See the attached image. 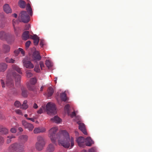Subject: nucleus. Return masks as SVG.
<instances>
[{
	"instance_id": "obj_1",
	"label": "nucleus",
	"mask_w": 152,
	"mask_h": 152,
	"mask_svg": "<svg viewBox=\"0 0 152 152\" xmlns=\"http://www.w3.org/2000/svg\"><path fill=\"white\" fill-rule=\"evenodd\" d=\"M57 127H53L49 131V135L52 142L55 143L57 139L58 144L62 146L65 148H68L70 146V142L71 147H72L74 145V138L72 137L70 138L69 134L65 130H61L55 135L57 131Z\"/></svg>"
},
{
	"instance_id": "obj_2",
	"label": "nucleus",
	"mask_w": 152,
	"mask_h": 152,
	"mask_svg": "<svg viewBox=\"0 0 152 152\" xmlns=\"http://www.w3.org/2000/svg\"><path fill=\"white\" fill-rule=\"evenodd\" d=\"M24 146L23 145L17 143H14L11 145L8 148V151L11 152L16 151L19 152L20 150L23 149Z\"/></svg>"
},
{
	"instance_id": "obj_3",
	"label": "nucleus",
	"mask_w": 152,
	"mask_h": 152,
	"mask_svg": "<svg viewBox=\"0 0 152 152\" xmlns=\"http://www.w3.org/2000/svg\"><path fill=\"white\" fill-rule=\"evenodd\" d=\"M37 140L36 143V148L39 151H41L45 144L44 140L42 137L39 136L37 137Z\"/></svg>"
},
{
	"instance_id": "obj_4",
	"label": "nucleus",
	"mask_w": 152,
	"mask_h": 152,
	"mask_svg": "<svg viewBox=\"0 0 152 152\" xmlns=\"http://www.w3.org/2000/svg\"><path fill=\"white\" fill-rule=\"evenodd\" d=\"M46 111L48 114H55L56 113V109L54 104L48 102L46 105Z\"/></svg>"
},
{
	"instance_id": "obj_5",
	"label": "nucleus",
	"mask_w": 152,
	"mask_h": 152,
	"mask_svg": "<svg viewBox=\"0 0 152 152\" xmlns=\"http://www.w3.org/2000/svg\"><path fill=\"white\" fill-rule=\"evenodd\" d=\"M20 18L21 21L24 23H28L30 20V17L25 11H23L20 13Z\"/></svg>"
},
{
	"instance_id": "obj_6",
	"label": "nucleus",
	"mask_w": 152,
	"mask_h": 152,
	"mask_svg": "<svg viewBox=\"0 0 152 152\" xmlns=\"http://www.w3.org/2000/svg\"><path fill=\"white\" fill-rule=\"evenodd\" d=\"M23 66L26 68L31 69L33 68L34 66L31 61H29L27 58H24L22 61Z\"/></svg>"
},
{
	"instance_id": "obj_7",
	"label": "nucleus",
	"mask_w": 152,
	"mask_h": 152,
	"mask_svg": "<svg viewBox=\"0 0 152 152\" xmlns=\"http://www.w3.org/2000/svg\"><path fill=\"white\" fill-rule=\"evenodd\" d=\"M77 118H78V120H79V121H76L77 123L79 125V129L84 134L87 135V133L85 124L81 122V121H80V117L78 116Z\"/></svg>"
},
{
	"instance_id": "obj_8",
	"label": "nucleus",
	"mask_w": 152,
	"mask_h": 152,
	"mask_svg": "<svg viewBox=\"0 0 152 152\" xmlns=\"http://www.w3.org/2000/svg\"><path fill=\"white\" fill-rule=\"evenodd\" d=\"M11 37V35L9 33L3 31H0V39L2 40L7 41Z\"/></svg>"
},
{
	"instance_id": "obj_9",
	"label": "nucleus",
	"mask_w": 152,
	"mask_h": 152,
	"mask_svg": "<svg viewBox=\"0 0 152 152\" xmlns=\"http://www.w3.org/2000/svg\"><path fill=\"white\" fill-rule=\"evenodd\" d=\"M22 124L25 128L27 129L30 131H32L34 127L32 124L27 122L25 120H23Z\"/></svg>"
},
{
	"instance_id": "obj_10",
	"label": "nucleus",
	"mask_w": 152,
	"mask_h": 152,
	"mask_svg": "<svg viewBox=\"0 0 152 152\" xmlns=\"http://www.w3.org/2000/svg\"><path fill=\"white\" fill-rule=\"evenodd\" d=\"M84 138L82 137H79L76 140L78 145L81 147H84L85 146Z\"/></svg>"
},
{
	"instance_id": "obj_11",
	"label": "nucleus",
	"mask_w": 152,
	"mask_h": 152,
	"mask_svg": "<svg viewBox=\"0 0 152 152\" xmlns=\"http://www.w3.org/2000/svg\"><path fill=\"white\" fill-rule=\"evenodd\" d=\"M10 46L8 45L4 44L2 46V52L5 54H7L9 53L10 51Z\"/></svg>"
},
{
	"instance_id": "obj_12",
	"label": "nucleus",
	"mask_w": 152,
	"mask_h": 152,
	"mask_svg": "<svg viewBox=\"0 0 152 152\" xmlns=\"http://www.w3.org/2000/svg\"><path fill=\"white\" fill-rule=\"evenodd\" d=\"M41 57L38 51H35L33 54V59L34 61H39L41 60Z\"/></svg>"
},
{
	"instance_id": "obj_13",
	"label": "nucleus",
	"mask_w": 152,
	"mask_h": 152,
	"mask_svg": "<svg viewBox=\"0 0 152 152\" xmlns=\"http://www.w3.org/2000/svg\"><path fill=\"white\" fill-rule=\"evenodd\" d=\"M3 8L4 12L6 13H11L12 12V10L8 4H5Z\"/></svg>"
},
{
	"instance_id": "obj_14",
	"label": "nucleus",
	"mask_w": 152,
	"mask_h": 152,
	"mask_svg": "<svg viewBox=\"0 0 152 152\" xmlns=\"http://www.w3.org/2000/svg\"><path fill=\"white\" fill-rule=\"evenodd\" d=\"M22 39L23 40H26L30 37V35H29V31H26L24 32L22 35Z\"/></svg>"
},
{
	"instance_id": "obj_15",
	"label": "nucleus",
	"mask_w": 152,
	"mask_h": 152,
	"mask_svg": "<svg viewBox=\"0 0 152 152\" xmlns=\"http://www.w3.org/2000/svg\"><path fill=\"white\" fill-rule=\"evenodd\" d=\"M94 143L90 137H88L86 139L85 144L88 146H91Z\"/></svg>"
},
{
	"instance_id": "obj_16",
	"label": "nucleus",
	"mask_w": 152,
	"mask_h": 152,
	"mask_svg": "<svg viewBox=\"0 0 152 152\" xmlns=\"http://www.w3.org/2000/svg\"><path fill=\"white\" fill-rule=\"evenodd\" d=\"M45 131L46 129L44 128H35L34 130V134H38L44 132Z\"/></svg>"
},
{
	"instance_id": "obj_17",
	"label": "nucleus",
	"mask_w": 152,
	"mask_h": 152,
	"mask_svg": "<svg viewBox=\"0 0 152 152\" xmlns=\"http://www.w3.org/2000/svg\"><path fill=\"white\" fill-rule=\"evenodd\" d=\"M7 68V65L4 63H0V72H3Z\"/></svg>"
},
{
	"instance_id": "obj_18",
	"label": "nucleus",
	"mask_w": 152,
	"mask_h": 152,
	"mask_svg": "<svg viewBox=\"0 0 152 152\" xmlns=\"http://www.w3.org/2000/svg\"><path fill=\"white\" fill-rule=\"evenodd\" d=\"M51 121L53 122H55L57 124L60 123L61 120L58 116H55L53 118H51Z\"/></svg>"
},
{
	"instance_id": "obj_19",
	"label": "nucleus",
	"mask_w": 152,
	"mask_h": 152,
	"mask_svg": "<svg viewBox=\"0 0 152 152\" xmlns=\"http://www.w3.org/2000/svg\"><path fill=\"white\" fill-rule=\"evenodd\" d=\"M19 139L24 142H26L28 140V137L26 135H22L20 136Z\"/></svg>"
},
{
	"instance_id": "obj_20",
	"label": "nucleus",
	"mask_w": 152,
	"mask_h": 152,
	"mask_svg": "<svg viewBox=\"0 0 152 152\" xmlns=\"http://www.w3.org/2000/svg\"><path fill=\"white\" fill-rule=\"evenodd\" d=\"M55 150L54 146L51 144L49 145L47 148L48 152H53Z\"/></svg>"
},
{
	"instance_id": "obj_21",
	"label": "nucleus",
	"mask_w": 152,
	"mask_h": 152,
	"mask_svg": "<svg viewBox=\"0 0 152 152\" xmlns=\"http://www.w3.org/2000/svg\"><path fill=\"white\" fill-rule=\"evenodd\" d=\"M12 68L14 70L16 71L20 74H22L21 69L16 65H13Z\"/></svg>"
},
{
	"instance_id": "obj_22",
	"label": "nucleus",
	"mask_w": 152,
	"mask_h": 152,
	"mask_svg": "<svg viewBox=\"0 0 152 152\" xmlns=\"http://www.w3.org/2000/svg\"><path fill=\"white\" fill-rule=\"evenodd\" d=\"M48 93L47 94V95L48 96V98H49L50 97V96L52 95L53 92L54 90L51 87H49L48 90Z\"/></svg>"
},
{
	"instance_id": "obj_23",
	"label": "nucleus",
	"mask_w": 152,
	"mask_h": 152,
	"mask_svg": "<svg viewBox=\"0 0 152 152\" xmlns=\"http://www.w3.org/2000/svg\"><path fill=\"white\" fill-rule=\"evenodd\" d=\"M25 2L22 0H20L19 1L18 4L19 7L22 8H24L26 6Z\"/></svg>"
},
{
	"instance_id": "obj_24",
	"label": "nucleus",
	"mask_w": 152,
	"mask_h": 152,
	"mask_svg": "<svg viewBox=\"0 0 152 152\" xmlns=\"http://www.w3.org/2000/svg\"><path fill=\"white\" fill-rule=\"evenodd\" d=\"M15 136L12 135L8 136L7 137V139L6 140V143L7 144H9L12 141V139L15 138Z\"/></svg>"
},
{
	"instance_id": "obj_25",
	"label": "nucleus",
	"mask_w": 152,
	"mask_h": 152,
	"mask_svg": "<svg viewBox=\"0 0 152 152\" xmlns=\"http://www.w3.org/2000/svg\"><path fill=\"white\" fill-rule=\"evenodd\" d=\"M26 10L28 13L30 15H32V10L31 8L30 4L29 3L27 5Z\"/></svg>"
},
{
	"instance_id": "obj_26",
	"label": "nucleus",
	"mask_w": 152,
	"mask_h": 152,
	"mask_svg": "<svg viewBox=\"0 0 152 152\" xmlns=\"http://www.w3.org/2000/svg\"><path fill=\"white\" fill-rule=\"evenodd\" d=\"M60 97L61 100L63 101H66L67 100L66 94L65 92L61 93Z\"/></svg>"
},
{
	"instance_id": "obj_27",
	"label": "nucleus",
	"mask_w": 152,
	"mask_h": 152,
	"mask_svg": "<svg viewBox=\"0 0 152 152\" xmlns=\"http://www.w3.org/2000/svg\"><path fill=\"white\" fill-rule=\"evenodd\" d=\"M5 61L7 63H14L15 62V60L12 58H9L8 57H6L5 58Z\"/></svg>"
},
{
	"instance_id": "obj_28",
	"label": "nucleus",
	"mask_w": 152,
	"mask_h": 152,
	"mask_svg": "<svg viewBox=\"0 0 152 152\" xmlns=\"http://www.w3.org/2000/svg\"><path fill=\"white\" fill-rule=\"evenodd\" d=\"M27 100H25L23 101V103L22 105L21 108L26 110L28 107V106L27 104Z\"/></svg>"
},
{
	"instance_id": "obj_29",
	"label": "nucleus",
	"mask_w": 152,
	"mask_h": 152,
	"mask_svg": "<svg viewBox=\"0 0 152 152\" xmlns=\"http://www.w3.org/2000/svg\"><path fill=\"white\" fill-rule=\"evenodd\" d=\"M27 86L28 89L30 91H33L35 88V87L33 85H32L28 83L27 84Z\"/></svg>"
},
{
	"instance_id": "obj_30",
	"label": "nucleus",
	"mask_w": 152,
	"mask_h": 152,
	"mask_svg": "<svg viewBox=\"0 0 152 152\" xmlns=\"http://www.w3.org/2000/svg\"><path fill=\"white\" fill-rule=\"evenodd\" d=\"M37 82V79L35 78H31L29 84L32 85H34Z\"/></svg>"
},
{
	"instance_id": "obj_31",
	"label": "nucleus",
	"mask_w": 152,
	"mask_h": 152,
	"mask_svg": "<svg viewBox=\"0 0 152 152\" xmlns=\"http://www.w3.org/2000/svg\"><path fill=\"white\" fill-rule=\"evenodd\" d=\"M1 132L3 134H6L8 133V130L6 128H3L1 129Z\"/></svg>"
},
{
	"instance_id": "obj_32",
	"label": "nucleus",
	"mask_w": 152,
	"mask_h": 152,
	"mask_svg": "<svg viewBox=\"0 0 152 152\" xmlns=\"http://www.w3.org/2000/svg\"><path fill=\"white\" fill-rule=\"evenodd\" d=\"M45 110V107L44 106H42L37 111V113L41 114L43 113V110Z\"/></svg>"
},
{
	"instance_id": "obj_33",
	"label": "nucleus",
	"mask_w": 152,
	"mask_h": 152,
	"mask_svg": "<svg viewBox=\"0 0 152 152\" xmlns=\"http://www.w3.org/2000/svg\"><path fill=\"white\" fill-rule=\"evenodd\" d=\"M45 64L46 66L50 68L53 65L51 62L49 60H46L45 61Z\"/></svg>"
},
{
	"instance_id": "obj_34",
	"label": "nucleus",
	"mask_w": 152,
	"mask_h": 152,
	"mask_svg": "<svg viewBox=\"0 0 152 152\" xmlns=\"http://www.w3.org/2000/svg\"><path fill=\"white\" fill-rule=\"evenodd\" d=\"M15 81L18 83H19V82L20 79V76L18 75H15Z\"/></svg>"
},
{
	"instance_id": "obj_35",
	"label": "nucleus",
	"mask_w": 152,
	"mask_h": 152,
	"mask_svg": "<svg viewBox=\"0 0 152 152\" xmlns=\"http://www.w3.org/2000/svg\"><path fill=\"white\" fill-rule=\"evenodd\" d=\"M22 90V96L24 97H26L27 96V91L25 89H23Z\"/></svg>"
},
{
	"instance_id": "obj_36",
	"label": "nucleus",
	"mask_w": 152,
	"mask_h": 152,
	"mask_svg": "<svg viewBox=\"0 0 152 152\" xmlns=\"http://www.w3.org/2000/svg\"><path fill=\"white\" fill-rule=\"evenodd\" d=\"M14 104L15 107L18 108L19 107L21 106L20 102L18 101H16L15 102Z\"/></svg>"
},
{
	"instance_id": "obj_37",
	"label": "nucleus",
	"mask_w": 152,
	"mask_h": 152,
	"mask_svg": "<svg viewBox=\"0 0 152 152\" xmlns=\"http://www.w3.org/2000/svg\"><path fill=\"white\" fill-rule=\"evenodd\" d=\"M30 38L34 40L39 39V37L36 34H34L33 36L30 35Z\"/></svg>"
},
{
	"instance_id": "obj_38",
	"label": "nucleus",
	"mask_w": 152,
	"mask_h": 152,
	"mask_svg": "<svg viewBox=\"0 0 152 152\" xmlns=\"http://www.w3.org/2000/svg\"><path fill=\"white\" fill-rule=\"evenodd\" d=\"M34 70L37 72H40V69L38 65L35 66Z\"/></svg>"
},
{
	"instance_id": "obj_39",
	"label": "nucleus",
	"mask_w": 152,
	"mask_h": 152,
	"mask_svg": "<svg viewBox=\"0 0 152 152\" xmlns=\"http://www.w3.org/2000/svg\"><path fill=\"white\" fill-rule=\"evenodd\" d=\"M4 142V139L3 137L0 136V145H2Z\"/></svg>"
},
{
	"instance_id": "obj_40",
	"label": "nucleus",
	"mask_w": 152,
	"mask_h": 152,
	"mask_svg": "<svg viewBox=\"0 0 152 152\" xmlns=\"http://www.w3.org/2000/svg\"><path fill=\"white\" fill-rule=\"evenodd\" d=\"M26 76L28 78H30L32 76V74L31 72L28 71H26Z\"/></svg>"
},
{
	"instance_id": "obj_41",
	"label": "nucleus",
	"mask_w": 152,
	"mask_h": 152,
	"mask_svg": "<svg viewBox=\"0 0 152 152\" xmlns=\"http://www.w3.org/2000/svg\"><path fill=\"white\" fill-rule=\"evenodd\" d=\"M15 112L18 114L23 115V113L21 110L19 109H17L15 110Z\"/></svg>"
},
{
	"instance_id": "obj_42",
	"label": "nucleus",
	"mask_w": 152,
	"mask_h": 152,
	"mask_svg": "<svg viewBox=\"0 0 152 152\" xmlns=\"http://www.w3.org/2000/svg\"><path fill=\"white\" fill-rule=\"evenodd\" d=\"M31 43V42L30 41H28L26 42L25 45L27 49L29 48Z\"/></svg>"
},
{
	"instance_id": "obj_43",
	"label": "nucleus",
	"mask_w": 152,
	"mask_h": 152,
	"mask_svg": "<svg viewBox=\"0 0 152 152\" xmlns=\"http://www.w3.org/2000/svg\"><path fill=\"white\" fill-rule=\"evenodd\" d=\"M89 152H96V149L95 148L93 147L89 149L88 150Z\"/></svg>"
},
{
	"instance_id": "obj_44",
	"label": "nucleus",
	"mask_w": 152,
	"mask_h": 152,
	"mask_svg": "<svg viewBox=\"0 0 152 152\" xmlns=\"http://www.w3.org/2000/svg\"><path fill=\"white\" fill-rule=\"evenodd\" d=\"M31 27L30 25L29 24H28L27 25H26L25 27L24 28V30H28L29 29V28Z\"/></svg>"
},
{
	"instance_id": "obj_45",
	"label": "nucleus",
	"mask_w": 152,
	"mask_h": 152,
	"mask_svg": "<svg viewBox=\"0 0 152 152\" xmlns=\"http://www.w3.org/2000/svg\"><path fill=\"white\" fill-rule=\"evenodd\" d=\"M39 41V39L34 40V43L35 45H38Z\"/></svg>"
},
{
	"instance_id": "obj_46",
	"label": "nucleus",
	"mask_w": 152,
	"mask_h": 152,
	"mask_svg": "<svg viewBox=\"0 0 152 152\" xmlns=\"http://www.w3.org/2000/svg\"><path fill=\"white\" fill-rule=\"evenodd\" d=\"M69 107V104H66L64 107V110L67 111H68Z\"/></svg>"
},
{
	"instance_id": "obj_47",
	"label": "nucleus",
	"mask_w": 152,
	"mask_h": 152,
	"mask_svg": "<svg viewBox=\"0 0 152 152\" xmlns=\"http://www.w3.org/2000/svg\"><path fill=\"white\" fill-rule=\"evenodd\" d=\"M19 52H20L21 54H23V56H24L25 55V52L23 50L20 48H19Z\"/></svg>"
},
{
	"instance_id": "obj_48",
	"label": "nucleus",
	"mask_w": 152,
	"mask_h": 152,
	"mask_svg": "<svg viewBox=\"0 0 152 152\" xmlns=\"http://www.w3.org/2000/svg\"><path fill=\"white\" fill-rule=\"evenodd\" d=\"M14 53L16 56H18L19 53V49L18 50H15L14 52Z\"/></svg>"
},
{
	"instance_id": "obj_49",
	"label": "nucleus",
	"mask_w": 152,
	"mask_h": 152,
	"mask_svg": "<svg viewBox=\"0 0 152 152\" xmlns=\"http://www.w3.org/2000/svg\"><path fill=\"white\" fill-rule=\"evenodd\" d=\"M44 45V41L43 40H41L40 42V45L41 47H43Z\"/></svg>"
},
{
	"instance_id": "obj_50",
	"label": "nucleus",
	"mask_w": 152,
	"mask_h": 152,
	"mask_svg": "<svg viewBox=\"0 0 152 152\" xmlns=\"http://www.w3.org/2000/svg\"><path fill=\"white\" fill-rule=\"evenodd\" d=\"M39 64L41 69H42V68L44 67V65L43 62L42 61H40L39 62Z\"/></svg>"
},
{
	"instance_id": "obj_51",
	"label": "nucleus",
	"mask_w": 152,
	"mask_h": 152,
	"mask_svg": "<svg viewBox=\"0 0 152 152\" xmlns=\"http://www.w3.org/2000/svg\"><path fill=\"white\" fill-rule=\"evenodd\" d=\"M10 131L12 133H15L16 132V130L15 128H12L11 129Z\"/></svg>"
},
{
	"instance_id": "obj_52",
	"label": "nucleus",
	"mask_w": 152,
	"mask_h": 152,
	"mask_svg": "<svg viewBox=\"0 0 152 152\" xmlns=\"http://www.w3.org/2000/svg\"><path fill=\"white\" fill-rule=\"evenodd\" d=\"M35 119L36 118L35 117H33V118H27V120H30L33 122L35 121L34 119Z\"/></svg>"
},
{
	"instance_id": "obj_53",
	"label": "nucleus",
	"mask_w": 152,
	"mask_h": 152,
	"mask_svg": "<svg viewBox=\"0 0 152 152\" xmlns=\"http://www.w3.org/2000/svg\"><path fill=\"white\" fill-rule=\"evenodd\" d=\"M70 116L72 118H73L74 116H75L76 115V114L75 112H73L70 115Z\"/></svg>"
},
{
	"instance_id": "obj_54",
	"label": "nucleus",
	"mask_w": 152,
	"mask_h": 152,
	"mask_svg": "<svg viewBox=\"0 0 152 152\" xmlns=\"http://www.w3.org/2000/svg\"><path fill=\"white\" fill-rule=\"evenodd\" d=\"M1 85H2V87L3 88H4L5 87V86H4V81L3 80H1Z\"/></svg>"
},
{
	"instance_id": "obj_55",
	"label": "nucleus",
	"mask_w": 152,
	"mask_h": 152,
	"mask_svg": "<svg viewBox=\"0 0 152 152\" xmlns=\"http://www.w3.org/2000/svg\"><path fill=\"white\" fill-rule=\"evenodd\" d=\"M13 22V25L14 27V29L15 31L16 30V28L15 26V25L16 24V22L14 21V20H13L12 21Z\"/></svg>"
},
{
	"instance_id": "obj_56",
	"label": "nucleus",
	"mask_w": 152,
	"mask_h": 152,
	"mask_svg": "<svg viewBox=\"0 0 152 152\" xmlns=\"http://www.w3.org/2000/svg\"><path fill=\"white\" fill-rule=\"evenodd\" d=\"M10 87H12V86H13V85L12 83H7V85L8 86H9V87H10Z\"/></svg>"
},
{
	"instance_id": "obj_57",
	"label": "nucleus",
	"mask_w": 152,
	"mask_h": 152,
	"mask_svg": "<svg viewBox=\"0 0 152 152\" xmlns=\"http://www.w3.org/2000/svg\"><path fill=\"white\" fill-rule=\"evenodd\" d=\"M33 107L35 109H37L38 108V107L37 104L36 103H34V104Z\"/></svg>"
},
{
	"instance_id": "obj_58",
	"label": "nucleus",
	"mask_w": 152,
	"mask_h": 152,
	"mask_svg": "<svg viewBox=\"0 0 152 152\" xmlns=\"http://www.w3.org/2000/svg\"><path fill=\"white\" fill-rule=\"evenodd\" d=\"M18 130H19V131L20 132H22L23 131V129L22 128H21V127H19L18 128Z\"/></svg>"
},
{
	"instance_id": "obj_59",
	"label": "nucleus",
	"mask_w": 152,
	"mask_h": 152,
	"mask_svg": "<svg viewBox=\"0 0 152 152\" xmlns=\"http://www.w3.org/2000/svg\"><path fill=\"white\" fill-rule=\"evenodd\" d=\"M13 16L15 18H16L17 17V14L16 13H14L12 14Z\"/></svg>"
},
{
	"instance_id": "obj_60",
	"label": "nucleus",
	"mask_w": 152,
	"mask_h": 152,
	"mask_svg": "<svg viewBox=\"0 0 152 152\" xmlns=\"http://www.w3.org/2000/svg\"><path fill=\"white\" fill-rule=\"evenodd\" d=\"M43 88H44V86H42L40 89V91H42L43 90Z\"/></svg>"
},
{
	"instance_id": "obj_61",
	"label": "nucleus",
	"mask_w": 152,
	"mask_h": 152,
	"mask_svg": "<svg viewBox=\"0 0 152 152\" xmlns=\"http://www.w3.org/2000/svg\"><path fill=\"white\" fill-rule=\"evenodd\" d=\"M57 77H56L55 78V82L56 83H57Z\"/></svg>"
},
{
	"instance_id": "obj_62",
	"label": "nucleus",
	"mask_w": 152,
	"mask_h": 152,
	"mask_svg": "<svg viewBox=\"0 0 152 152\" xmlns=\"http://www.w3.org/2000/svg\"><path fill=\"white\" fill-rule=\"evenodd\" d=\"M28 115L27 114H26L24 115V116L25 117H26V119H27Z\"/></svg>"
},
{
	"instance_id": "obj_63",
	"label": "nucleus",
	"mask_w": 152,
	"mask_h": 152,
	"mask_svg": "<svg viewBox=\"0 0 152 152\" xmlns=\"http://www.w3.org/2000/svg\"><path fill=\"white\" fill-rule=\"evenodd\" d=\"M75 133L76 134H77V135H78V132H77V131H75Z\"/></svg>"
},
{
	"instance_id": "obj_64",
	"label": "nucleus",
	"mask_w": 152,
	"mask_h": 152,
	"mask_svg": "<svg viewBox=\"0 0 152 152\" xmlns=\"http://www.w3.org/2000/svg\"><path fill=\"white\" fill-rule=\"evenodd\" d=\"M31 114H30V115H29V116H31Z\"/></svg>"
}]
</instances>
